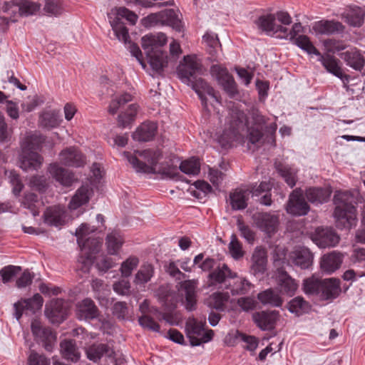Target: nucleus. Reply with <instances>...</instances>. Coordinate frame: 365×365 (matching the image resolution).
<instances>
[{"mask_svg":"<svg viewBox=\"0 0 365 365\" xmlns=\"http://www.w3.org/2000/svg\"><path fill=\"white\" fill-rule=\"evenodd\" d=\"M60 352L63 359L76 363L80 360L81 352L73 339H65L60 342Z\"/></svg>","mask_w":365,"mask_h":365,"instance_id":"nucleus-30","label":"nucleus"},{"mask_svg":"<svg viewBox=\"0 0 365 365\" xmlns=\"http://www.w3.org/2000/svg\"><path fill=\"white\" fill-rule=\"evenodd\" d=\"M140 260L135 256H130L121 263L120 272L123 277H128L133 271L138 266Z\"/></svg>","mask_w":365,"mask_h":365,"instance_id":"nucleus-55","label":"nucleus"},{"mask_svg":"<svg viewBox=\"0 0 365 365\" xmlns=\"http://www.w3.org/2000/svg\"><path fill=\"white\" fill-rule=\"evenodd\" d=\"M43 161V158L36 152L21 151L20 155V168L25 171L37 170L41 167Z\"/></svg>","mask_w":365,"mask_h":365,"instance_id":"nucleus-25","label":"nucleus"},{"mask_svg":"<svg viewBox=\"0 0 365 365\" xmlns=\"http://www.w3.org/2000/svg\"><path fill=\"white\" fill-rule=\"evenodd\" d=\"M257 298L259 302L264 305H271L273 307H280L282 304V300L279 294L272 289H268L258 294Z\"/></svg>","mask_w":365,"mask_h":365,"instance_id":"nucleus-50","label":"nucleus"},{"mask_svg":"<svg viewBox=\"0 0 365 365\" xmlns=\"http://www.w3.org/2000/svg\"><path fill=\"white\" fill-rule=\"evenodd\" d=\"M66 210L63 207L56 205L48 207L43 214L44 222L51 226H61L66 222Z\"/></svg>","mask_w":365,"mask_h":365,"instance_id":"nucleus-26","label":"nucleus"},{"mask_svg":"<svg viewBox=\"0 0 365 365\" xmlns=\"http://www.w3.org/2000/svg\"><path fill=\"white\" fill-rule=\"evenodd\" d=\"M161 26H169L176 31H180L182 28L181 21L173 9H165L160 11Z\"/></svg>","mask_w":365,"mask_h":365,"instance_id":"nucleus-48","label":"nucleus"},{"mask_svg":"<svg viewBox=\"0 0 365 365\" xmlns=\"http://www.w3.org/2000/svg\"><path fill=\"white\" fill-rule=\"evenodd\" d=\"M277 279L282 293L290 297L295 294L298 284L286 271L278 269Z\"/></svg>","mask_w":365,"mask_h":365,"instance_id":"nucleus-27","label":"nucleus"},{"mask_svg":"<svg viewBox=\"0 0 365 365\" xmlns=\"http://www.w3.org/2000/svg\"><path fill=\"white\" fill-rule=\"evenodd\" d=\"M187 84L190 85L192 89L197 93L199 98L201 100L202 104L204 108L210 112V109L207 105L206 95H208L210 98L211 104L215 103L220 104L218 97L215 95L214 89L210 86L207 82H205L202 78L197 76L187 81Z\"/></svg>","mask_w":365,"mask_h":365,"instance_id":"nucleus-9","label":"nucleus"},{"mask_svg":"<svg viewBox=\"0 0 365 365\" xmlns=\"http://www.w3.org/2000/svg\"><path fill=\"white\" fill-rule=\"evenodd\" d=\"M45 12L49 15L58 16L63 12L61 0H45L43 8Z\"/></svg>","mask_w":365,"mask_h":365,"instance_id":"nucleus-62","label":"nucleus"},{"mask_svg":"<svg viewBox=\"0 0 365 365\" xmlns=\"http://www.w3.org/2000/svg\"><path fill=\"white\" fill-rule=\"evenodd\" d=\"M59 160L66 166L79 168L86 164L85 156L75 147L63 150L59 154Z\"/></svg>","mask_w":365,"mask_h":365,"instance_id":"nucleus-17","label":"nucleus"},{"mask_svg":"<svg viewBox=\"0 0 365 365\" xmlns=\"http://www.w3.org/2000/svg\"><path fill=\"white\" fill-rule=\"evenodd\" d=\"M168 38L163 33L150 34L141 38L142 48L149 58L151 68L160 72L167 65V55L161 48L167 43Z\"/></svg>","mask_w":365,"mask_h":365,"instance_id":"nucleus-4","label":"nucleus"},{"mask_svg":"<svg viewBox=\"0 0 365 365\" xmlns=\"http://www.w3.org/2000/svg\"><path fill=\"white\" fill-rule=\"evenodd\" d=\"M155 268L150 263H143L135 274L133 282L137 285H142L150 281L153 277Z\"/></svg>","mask_w":365,"mask_h":365,"instance_id":"nucleus-47","label":"nucleus"},{"mask_svg":"<svg viewBox=\"0 0 365 365\" xmlns=\"http://www.w3.org/2000/svg\"><path fill=\"white\" fill-rule=\"evenodd\" d=\"M248 190L236 189L230 194V202L233 210H243L249 197Z\"/></svg>","mask_w":365,"mask_h":365,"instance_id":"nucleus-44","label":"nucleus"},{"mask_svg":"<svg viewBox=\"0 0 365 365\" xmlns=\"http://www.w3.org/2000/svg\"><path fill=\"white\" fill-rule=\"evenodd\" d=\"M312 241L319 247H334L339 242V235L330 227H317L312 235Z\"/></svg>","mask_w":365,"mask_h":365,"instance_id":"nucleus-14","label":"nucleus"},{"mask_svg":"<svg viewBox=\"0 0 365 365\" xmlns=\"http://www.w3.org/2000/svg\"><path fill=\"white\" fill-rule=\"evenodd\" d=\"M183 61L185 63L180 66L178 73L180 78L187 82L196 77L195 73L200 71L201 65L195 56H186Z\"/></svg>","mask_w":365,"mask_h":365,"instance_id":"nucleus-19","label":"nucleus"},{"mask_svg":"<svg viewBox=\"0 0 365 365\" xmlns=\"http://www.w3.org/2000/svg\"><path fill=\"white\" fill-rule=\"evenodd\" d=\"M294 43L308 54H315L317 56H319L321 54L307 36L299 35L295 38Z\"/></svg>","mask_w":365,"mask_h":365,"instance_id":"nucleus-57","label":"nucleus"},{"mask_svg":"<svg viewBox=\"0 0 365 365\" xmlns=\"http://www.w3.org/2000/svg\"><path fill=\"white\" fill-rule=\"evenodd\" d=\"M95 230L93 227L83 223L76 231L77 242L81 251L78 262L81 264V269L84 272L89 271L95 255L100 251L102 245V242L97 238L86 237L87 235L93 232Z\"/></svg>","mask_w":365,"mask_h":365,"instance_id":"nucleus-3","label":"nucleus"},{"mask_svg":"<svg viewBox=\"0 0 365 365\" xmlns=\"http://www.w3.org/2000/svg\"><path fill=\"white\" fill-rule=\"evenodd\" d=\"M48 171L56 181L65 187L71 186L77 180L72 172L60 167L57 163L51 164Z\"/></svg>","mask_w":365,"mask_h":365,"instance_id":"nucleus-22","label":"nucleus"},{"mask_svg":"<svg viewBox=\"0 0 365 365\" xmlns=\"http://www.w3.org/2000/svg\"><path fill=\"white\" fill-rule=\"evenodd\" d=\"M254 225L269 237L275 234L279 225V216L271 212H256L252 215Z\"/></svg>","mask_w":365,"mask_h":365,"instance_id":"nucleus-8","label":"nucleus"},{"mask_svg":"<svg viewBox=\"0 0 365 365\" xmlns=\"http://www.w3.org/2000/svg\"><path fill=\"white\" fill-rule=\"evenodd\" d=\"M343 254L336 251L324 255L320 260V267L324 272L331 274L339 269L343 262Z\"/></svg>","mask_w":365,"mask_h":365,"instance_id":"nucleus-21","label":"nucleus"},{"mask_svg":"<svg viewBox=\"0 0 365 365\" xmlns=\"http://www.w3.org/2000/svg\"><path fill=\"white\" fill-rule=\"evenodd\" d=\"M210 72L230 97H234L237 94V84L227 68L219 65H214L211 67Z\"/></svg>","mask_w":365,"mask_h":365,"instance_id":"nucleus-10","label":"nucleus"},{"mask_svg":"<svg viewBox=\"0 0 365 365\" xmlns=\"http://www.w3.org/2000/svg\"><path fill=\"white\" fill-rule=\"evenodd\" d=\"M267 252L261 247H257L251 257L250 272L255 276L262 275L267 269Z\"/></svg>","mask_w":365,"mask_h":365,"instance_id":"nucleus-20","label":"nucleus"},{"mask_svg":"<svg viewBox=\"0 0 365 365\" xmlns=\"http://www.w3.org/2000/svg\"><path fill=\"white\" fill-rule=\"evenodd\" d=\"M228 248L231 256L235 259L237 260L243 257L244 251L242 250V245L235 235H232L231 237Z\"/></svg>","mask_w":365,"mask_h":365,"instance_id":"nucleus-61","label":"nucleus"},{"mask_svg":"<svg viewBox=\"0 0 365 365\" xmlns=\"http://www.w3.org/2000/svg\"><path fill=\"white\" fill-rule=\"evenodd\" d=\"M67 303L61 299L51 300L46 305L45 314L52 323H61L65 319Z\"/></svg>","mask_w":365,"mask_h":365,"instance_id":"nucleus-16","label":"nucleus"},{"mask_svg":"<svg viewBox=\"0 0 365 365\" xmlns=\"http://www.w3.org/2000/svg\"><path fill=\"white\" fill-rule=\"evenodd\" d=\"M76 316L80 320L93 319L98 316V309L93 300L85 299L77 304Z\"/></svg>","mask_w":365,"mask_h":365,"instance_id":"nucleus-28","label":"nucleus"},{"mask_svg":"<svg viewBox=\"0 0 365 365\" xmlns=\"http://www.w3.org/2000/svg\"><path fill=\"white\" fill-rule=\"evenodd\" d=\"M327 190L322 188L312 187L307 190L306 196L308 200L312 203H323L329 197Z\"/></svg>","mask_w":365,"mask_h":365,"instance_id":"nucleus-52","label":"nucleus"},{"mask_svg":"<svg viewBox=\"0 0 365 365\" xmlns=\"http://www.w3.org/2000/svg\"><path fill=\"white\" fill-rule=\"evenodd\" d=\"M359 192L337 191L334 196L336 205L334 217L339 229H350L356 223V210L354 206L358 201Z\"/></svg>","mask_w":365,"mask_h":365,"instance_id":"nucleus-2","label":"nucleus"},{"mask_svg":"<svg viewBox=\"0 0 365 365\" xmlns=\"http://www.w3.org/2000/svg\"><path fill=\"white\" fill-rule=\"evenodd\" d=\"M235 279L232 284L231 283L226 284L225 289H230L232 296L247 294L252 287V283L245 277H237Z\"/></svg>","mask_w":365,"mask_h":365,"instance_id":"nucleus-45","label":"nucleus"},{"mask_svg":"<svg viewBox=\"0 0 365 365\" xmlns=\"http://www.w3.org/2000/svg\"><path fill=\"white\" fill-rule=\"evenodd\" d=\"M237 273L232 272L226 264L217 267L208 275V287L225 288L228 279H235Z\"/></svg>","mask_w":365,"mask_h":365,"instance_id":"nucleus-13","label":"nucleus"},{"mask_svg":"<svg viewBox=\"0 0 365 365\" xmlns=\"http://www.w3.org/2000/svg\"><path fill=\"white\" fill-rule=\"evenodd\" d=\"M14 4L19 7L21 16L34 14L40 9V5L30 0H14Z\"/></svg>","mask_w":365,"mask_h":365,"instance_id":"nucleus-53","label":"nucleus"},{"mask_svg":"<svg viewBox=\"0 0 365 365\" xmlns=\"http://www.w3.org/2000/svg\"><path fill=\"white\" fill-rule=\"evenodd\" d=\"M228 292H217L212 293L206 300L207 305L212 309L220 312L225 311L226 303L229 301Z\"/></svg>","mask_w":365,"mask_h":365,"instance_id":"nucleus-40","label":"nucleus"},{"mask_svg":"<svg viewBox=\"0 0 365 365\" xmlns=\"http://www.w3.org/2000/svg\"><path fill=\"white\" fill-rule=\"evenodd\" d=\"M309 309V303L302 297H294L288 304V310L297 316L308 312Z\"/></svg>","mask_w":365,"mask_h":365,"instance_id":"nucleus-51","label":"nucleus"},{"mask_svg":"<svg viewBox=\"0 0 365 365\" xmlns=\"http://www.w3.org/2000/svg\"><path fill=\"white\" fill-rule=\"evenodd\" d=\"M138 109L136 104L130 105L125 113L118 115V124L123 128L129 125L135 120Z\"/></svg>","mask_w":365,"mask_h":365,"instance_id":"nucleus-56","label":"nucleus"},{"mask_svg":"<svg viewBox=\"0 0 365 365\" xmlns=\"http://www.w3.org/2000/svg\"><path fill=\"white\" fill-rule=\"evenodd\" d=\"M313 29L320 34L331 35L342 32L344 27L339 21L322 20L314 24Z\"/></svg>","mask_w":365,"mask_h":365,"instance_id":"nucleus-32","label":"nucleus"},{"mask_svg":"<svg viewBox=\"0 0 365 365\" xmlns=\"http://www.w3.org/2000/svg\"><path fill=\"white\" fill-rule=\"evenodd\" d=\"M341 57L346 62V65L356 71H361L365 63L363 56L356 48H351L342 53Z\"/></svg>","mask_w":365,"mask_h":365,"instance_id":"nucleus-33","label":"nucleus"},{"mask_svg":"<svg viewBox=\"0 0 365 365\" xmlns=\"http://www.w3.org/2000/svg\"><path fill=\"white\" fill-rule=\"evenodd\" d=\"M341 16L344 21L353 27H360L364 23V12L359 7L350 8Z\"/></svg>","mask_w":365,"mask_h":365,"instance_id":"nucleus-37","label":"nucleus"},{"mask_svg":"<svg viewBox=\"0 0 365 365\" xmlns=\"http://www.w3.org/2000/svg\"><path fill=\"white\" fill-rule=\"evenodd\" d=\"M319 61L322 62V65L329 72L339 77L343 81L349 82V77L343 73L341 67L339 66L337 59L330 56L324 57L320 54Z\"/></svg>","mask_w":365,"mask_h":365,"instance_id":"nucleus-36","label":"nucleus"},{"mask_svg":"<svg viewBox=\"0 0 365 365\" xmlns=\"http://www.w3.org/2000/svg\"><path fill=\"white\" fill-rule=\"evenodd\" d=\"M286 210L287 213L294 216H303L309 212V206L301 189H295L291 192L286 205Z\"/></svg>","mask_w":365,"mask_h":365,"instance_id":"nucleus-11","label":"nucleus"},{"mask_svg":"<svg viewBox=\"0 0 365 365\" xmlns=\"http://www.w3.org/2000/svg\"><path fill=\"white\" fill-rule=\"evenodd\" d=\"M108 19L116 38L125 43L128 42L130 38L128 31L122 21V19H125L132 25H134L138 20V16L125 7H120L115 11H112L108 14Z\"/></svg>","mask_w":365,"mask_h":365,"instance_id":"nucleus-6","label":"nucleus"},{"mask_svg":"<svg viewBox=\"0 0 365 365\" xmlns=\"http://www.w3.org/2000/svg\"><path fill=\"white\" fill-rule=\"evenodd\" d=\"M322 279L312 275L303 280L302 289L307 295L319 297L322 286Z\"/></svg>","mask_w":365,"mask_h":365,"instance_id":"nucleus-46","label":"nucleus"},{"mask_svg":"<svg viewBox=\"0 0 365 365\" xmlns=\"http://www.w3.org/2000/svg\"><path fill=\"white\" fill-rule=\"evenodd\" d=\"M44 141V138L39 133H28L21 143V151L36 152Z\"/></svg>","mask_w":365,"mask_h":365,"instance_id":"nucleus-42","label":"nucleus"},{"mask_svg":"<svg viewBox=\"0 0 365 365\" xmlns=\"http://www.w3.org/2000/svg\"><path fill=\"white\" fill-rule=\"evenodd\" d=\"M205 322H199L195 318H189L185 323L186 334L193 346H199L202 343L210 341L214 335L212 330L204 332Z\"/></svg>","mask_w":365,"mask_h":365,"instance_id":"nucleus-7","label":"nucleus"},{"mask_svg":"<svg viewBox=\"0 0 365 365\" xmlns=\"http://www.w3.org/2000/svg\"><path fill=\"white\" fill-rule=\"evenodd\" d=\"M31 329L36 340L41 342L46 350L51 351L53 344L56 340V336L51 329L42 326L41 322L38 319L32 321Z\"/></svg>","mask_w":365,"mask_h":365,"instance_id":"nucleus-12","label":"nucleus"},{"mask_svg":"<svg viewBox=\"0 0 365 365\" xmlns=\"http://www.w3.org/2000/svg\"><path fill=\"white\" fill-rule=\"evenodd\" d=\"M6 174L8 175V178L9 180V182L11 183L12 188V192L15 195H19L21 192L24 185L20 179L19 174H17L14 170H10L9 172H6Z\"/></svg>","mask_w":365,"mask_h":365,"instance_id":"nucleus-63","label":"nucleus"},{"mask_svg":"<svg viewBox=\"0 0 365 365\" xmlns=\"http://www.w3.org/2000/svg\"><path fill=\"white\" fill-rule=\"evenodd\" d=\"M180 289L185 292L184 305L187 311H192L196 309L197 294L196 288L197 281L195 279H188L180 282Z\"/></svg>","mask_w":365,"mask_h":365,"instance_id":"nucleus-18","label":"nucleus"},{"mask_svg":"<svg viewBox=\"0 0 365 365\" xmlns=\"http://www.w3.org/2000/svg\"><path fill=\"white\" fill-rule=\"evenodd\" d=\"M112 351L104 344H93L86 349L87 357L93 361L99 360L104 354L110 356Z\"/></svg>","mask_w":365,"mask_h":365,"instance_id":"nucleus-49","label":"nucleus"},{"mask_svg":"<svg viewBox=\"0 0 365 365\" xmlns=\"http://www.w3.org/2000/svg\"><path fill=\"white\" fill-rule=\"evenodd\" d=\"M248 133L247 138L252 144L260 141L262 133L258 128L247 129V119L243 111L237 107L228 110L225 119V128L222 133L217 136V140L222 148L230 147L234 142L243 141L245 133Z\"/></svg>","mask_w":365,"mask_h":365,"instance_id":"nucleus-1","label":"nucleus"},{"mask_svg":"<svg viewBox=\"0 0 365 365\" xmlns=\"http://www.w3.org/2000/svg\"><path fill=\"white\" fill-rule=\"evenodd\" d=\"M93 193L92 189L88 185H83L79 187L69 202L71 210H76L81 206L86 204Z\"/></svg>","mask_w":365,"mask_h":365,"instance_id":"nucleus-34","label":"nucleus"},{"mask_svg":"<svg viewBox=\"0 0 365 365\" xmlns=\"http://www.w3.org/2000/svg\"><path fill=\"white\" fill-rule=\"evenodd\" d=\"M275 168L280 176L284 180L286 183L290 187H293L296 185L297 180V170L288 165L281 163H275Z\"/></svg>","mask_w":365,"mask_h":365,"instance_id":"nucleus-41","label":"nucleus"},{"mask_svg":"<svg viewBox=\"0 0 365 365\" xmlns=\"http://www.w3.org/2000/svg\"><path fill=\"white\" fill-rule=\"evenodd\" d=\"M125 278L123 277L113 284V291L119 295L128 296L130 294V282Z\"/></svg>","mask_w":365,"mask_h":365,"instance_id":"nucleus-60","label":"nucleus"},{"mask_svg":"<svg viewBox=\"0 0 365 365\" xmlns=\"http://www.w3.org/2000/svg\"><path fill=\"white\" fill-rule=\"evenodd\" d=\"M132 101V96L128 93H124L119 96L113 98L108 107V112L110 114H115L118 110L124 104Z\"/></svg>","mask_w":365,"mask_h":365,"instance_id":"nucleus-59","label":"nucleus"},{"mask_svg":"<svg viewBox=\"0 0 365 365\" xmlns=\"http://www.w3.org/2000/svg\"><path fill=\"white\" fill-rule=\"evenodd\" d=\"M155 295L163 305L168 307L175 305L177 302L175 293L168 284L160 286L155 291Z\"/></svg>","mask_w":365,"mask_h":365,"instance_id":"nucleus-39","label":"nucleus"},{"mask_svg":"<svg viewBox=\"0 0 365 365\" xmlns=\"http://www.w3.org/2000/svg\"><path fill=\"white\" fill-rule=\"evenodd\" d=\"M289 259L294 265L302 269H308L312 264L313 257L308 249L302 247L292 252Z\"/></svg>","mask_w":365,"mask_h":365,"instance_id":"nucleus-31","label":"nucleus"},{"mask_svg":"<svg viewBox=\"0 0 365 365\" xmlns=\"http://www.w3.org/2000/svg\"><path fill=\"white\" fill-rule=\"evenodd\" d=\"M319 297L323 300L336 298L341 292L340 281L336 278L322 279Z\"/></svg>","mask_w":365,"mask_h":365,"instance_id":"nucleus-29","label":"nucleus"},{"mask_svg":"<svg viewBox=\"0 0 365 365\" xmlns=\"http://www.w3.org/2000/svg\"><path fill=\"white\" fill-rule=\"evenodd\" d=\"M43 299L39 294H36L32 298L19 301L14 304L15 317L19 320L23 313L34 314L41 309Z\"/></svg>","mask_w":365,"mask_h":365,"instance_id":"nucleus-15","label":"nucleus"},{"mask_svg":"<svg viewBox=\"0 0 365 365\" xmlns=\"http://www.w3.org/2000/svg\"><path fill=\"white\" fill-rule=\"evenodd\" d=\"M157 130V125L154 122L143 123L133 133V138L138 141H149L153 138Z\"/></svg>","mask_w":365,"mask_h":365,"instance_id":"nucleus-35","label":"nucleus"},{"mask_svg":"<svg viewBox=\"0 0 365 365\" xmlns=\"http://www.w3.org/2000/svg\"><path fill=\"white\" fill-rule=\"evenodd\" d=\"M279 312L276 310L262 311L253 314V319L262 330H271L278 320Z\"/></svg>","mask_w":365,"mask_h":365,"instance_id":"nucleus-23","label":"nucleus"},{"mask_svg":"<svg viewBox=\"0 0 365 365\" xmlns=\"http://www.w3.org/2000/svg\"><path fill=\"white\" fill-rule=\"evenodd\" d=\"M61 121L59 113L52 110L42 112L39 115L38 123L42 128L49 130L58 126Z\"/></svg>","mask_w":365,"mask_h":365,"instance_id":"nucleus-38","label":"nucleus"},{"mask_svg":"<svg viewBox=\"0 0 365 365\" xmlns=\"http://www.w3.org/2000/svg\"><path fill=\"white\" fill-rule=\"evenodd\" d=\"M38 202L37 195L31 192L26 193L21 200L22 206L29 210L34 216H37L39 214L36 208Z\"/></svg>","mask_w":365,"mask_h":365,"instance_id":"nucleus-58","label":"nucleus"},{"mask_svg":"<svg viewBox=\"0 0 365 365\" xmlns=\"http://www.w3.org/2000/svg\"><path fill=\"white\" fill-rule=\"evenodd\" d=\"M180 170L188 175H196L200 173V165L197 158H190L188 160L182 161L180 166Z\"/></svg>","mask_w":365,"mask_h":365,"instance_id":"nucleus-54","label":"nucleus"},{"mask_svg":"<svg viewBox=\"0 0 365 365\" xmlns=\"http://www.w3.org/2000/svg\"><path fill=\"white\" fill-rule=\"evenodd\" d=\"M136 153L141 157L145 162L140 161L135 155L128 152H124L123 155L137 172L145 173H155L158 169V162L162 158V153L159 149H147L137 151Z\"/></svg>","mask_w":365,"mask_h":365,"instance_id":"nucleus-5","label":"nucleus"},{"mask_svg":"<svg viewBox=\"0 0 365 365\" xmlns=\"http://www.w3.org/2000/svg\"><path fill=\"white\" fill-rule=\"evenodd\" d=\"M256 24L259 29L267 33H281L283 35H287V28L278 24L272 14L261 16Z\"/></svg>","mask_w":365,"mask_h":365,"instance_id":"nucleus-24","label":"nucleus"},{"mask_svg":"<svg viewBox=\"0 0 365 365\" xmlns=\"http://www.w3.org/2000/svg\"><path fill=\"white\" fill-rule=\"evenodd\" d=\"M21 269V267L14 265H9L2 268L0 271V275L3 282L6 283L9 282Z\"/></svg>","mask_w":365,"mask_h":365,"instance_id":"nucleus-64","label":"nucleus"},{"mask_svg":"<svg viewBox=\"0 0 365 365\" xmlns=\"http://www.w3.org/2000/svg\"><path fill=\"white\" fill-rule=\"evenodd\" d=\"M123 243L124 240L118 231L113 230L107 235L106 245L108 254L117 255Z\"/></svg>","mask_w":365,"mask_h":365,"instance_id":"nucleus-43","label":"nucleus"}]
</instances>
